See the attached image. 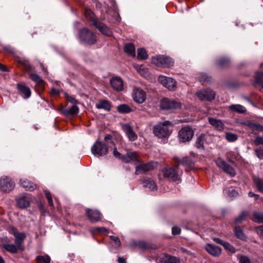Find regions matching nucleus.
Returning a JSON list of instances; mask_svg holds the SVG:
<instances>
[{"label": "nucleus", "instance_id": "1", "mask_svg": "<svg viewBox=\"0 0 263 263\" xmlns=\"http://www.w3.org/2000/svg\"><path fill=\"white\" fill-rule=\"evenodd\" d=\"M180 163L174 166L173 167H166L162 170V172L164 178L171 181L180 182V174L182 173V171L179 173L178 169Z\"/></svg>", "mask_w": 263, "mask_h": 263}, {"label": "nucleus", "instance_id": "2", "mask_svg": "<svg viewBox=\"0 0 263 263\" xmlns=\"http://www.w3.org/2000/svg\"><path fill=\"white\" fill-rule=\"evenodd\" d=\"M86 15L88 17L90 16V19L91 20L92 25L97 28L103 34L111 36L112 34L111 30L108 28L104 24L99 22L97 19L95 18L93 16V13L91 10L86 9L85 11Z\"/></svg>", "mask_w": 263, "mask_h": 263}, {"label": "nucleus", "instance_id": "3", "mask_svg": "<svg viewBox=\"0 0 263 263\" xmlns=\"http://www.w3.org/2000/svg\"><path fill=\"white\" fill-rule=\"evenodd\" d=\"M79 38L81 42L89 45L96 44L97 41L96 35L87 28L79 30Z\"/></svg>", "mask_w": 263, "mask_h": 263}, {"label": "nucleus", "instance_id": "4", "mask_svg": "<svg viewBox=\"0 0 263 263\" xmlns=\"http://www.w3.org/2000/svg\"><path fill=\"white\" fill-rule=\"evenodd\" d=\"M172 123L169 121H165L162 123H159L153 127V133L156 137L159 138H165L170 135L168 126Z\"/></svg>", "mask_w": 263, "mask_h": 263}, {"label": "nucleus", "instance_id": "5", "mask_svg": "<svg viewBox=\"0 0 263 263\" xmlns=\"http://www.w3.org/2000/svg\"><path fill=\"white\" fill-rule=\"evenodd\" d=\"M151 62L157 66L167 68L173 66L174 64V61L172 58L160 55L153 57Z\"/></svg>", "mask_w": 263, "mask_h": 263}, {"label": "nucleus", "instance_id": "6", "mask_svg": "<svg viewBox=\"0 0 263 263\" xmlns=\"http://www.w3.org/2000/svg\"><path fill=\"white\" fill-rule=\"evenodd\" d=\"M159 106L163 110L177 109L181 108L182 104L175 100L163 98L160 100Z\"/></svg>", "mask_w": 263, "mask_h": 263}, {"label": "nucleus", "instance_id": "7", "mask_svg": "<svg viewBox=\"0 0 263 263\" xmlns=\"http://www.w3.org/2000/svg\"><path fill=\"white\" fill-rule=\"evenodd\" d=\"M194 135V131L189 126L182 127L178 132V138L182 142L190 141Z\"/></svg>", "mask_w": 263, "mask_h": 263}, {"label": "nucleus", "instance_id": "8", "mask_svg": "<svg viewBox=\"0 0 263 263\" xmlns=\"http://www.w3.org/2000/svg\"><path fill=\"white\" fill-rule=\"evenodd\" d=\"M9 232L14 236L15 245H18V247L20 248L21 251H23L25 249L23 243L26 237L25 233L24 232H18L17 230L14 227H10Z\"/></svg>", "mask_w": 263, "mask_h": 263}, {"label": "nucleus", "instance_id": "9", "mask_svg": "<svg viewBox=\"0 0 263 263\" xmlns=\"http://www.w3.org/2000/svg\"><path fill=\"white\" fill-rule=\"evenodd\" d=\"M91 150L94 155L104 156L108 152V146L101 141H97L92 146Z\"/></svg>", "mask_w": 263, "mask_h": 263}, {"label": "nucleus", "instance_id": "10", "mask_svg": "<svg viewBox=\"0 0 263 263\" xmlns=\"http://www.w3.org/2000/svg\"><path fill=\"white\" fill-rule=\"evenodd\" d=\"M157 163L154 162L139 164L135 167V174L136 175H139L152 171L157 167Z\"/></svg>", "mask_w": 263, "mask_h": 263}, {"label": "nucleus", "instance_id": "11", "mask_svg": "<svg viewBox=\"0 0 263 263\" xmlns=\"http://www.w3.org/2000/svg\"><path fill=\"white\" fill-rule=\"evenodd\" d=\"M196 96L201 101H212L215 98V92L210 89H203L196 92Z\"/></svg>", "mask_w": 263, "mask_h": 263}, {"label": "nucleus", "instance_id": "12", "mask_svg": "<svg viewBox=\"0 0 263 263\" xmlns=\"http://www.w3.org/2000/svg\"><path fill=\"white\" fill-rule=\"evenodd\" d=\"M216 163L218 167L222 169L226 173L231 176H234L236 175L235 170L221 158H217Z\"/></svg>", "mask_w": 263, "mask_h": 263}, {"label": "nucleus", "instance_id": "13", "mask_svg": "<svg viewBox=\"0 0 263 263\" xmlns=\"http://www.w3.org/2000/svg\"><path fill=\"white\" fill-rule=\"evenodd\" d=\"M216 163L218 167L222 169L226 173L231 176H234L236 175L235 170L221 158H217Z\"/></svg>", "mask_w": 263, "mask_h": 263}, {"label": "nucleus", "instance_id": "14", "mask_svg": "<svg viewBox=\"0 0 263 263\" xmlns=\"http://www.w3.org/2000/svg\"><path fill=\"white\" fill-rule=\"evenodd\" d=\"M15 185L13 181L8 177H4L0 180V188L4 192H10Z\"/></svg>", "mask_w": 263, "mask_h": 263}, {"label": "nucleus", "instance_id": "15", "mask_svg": "<svg viewBox=\"0 0 263 263\" xmlns=\"http://www.w3.org/2000/svg\"><path fill=\"white\" fill-rule=\"evenodd\" d=\"M133 100L138 104L143 103L146 100V93L139 88H135L133 92Z\"/></svg>", "mask_w": 263, "mask_h": 263}, {"label": "nucleus", "instance_id": "16", "mask_svg": "<svg viewBox=\"0 0 263 263\" xmlns=\"http://www.w3.org/2000/svg\"><path fill=\"white\" fill-rule=\"evenodd\" d=\"M159 263H180L179 258L168 254H164L158 258Z\"/></svg>", "mask_w": 263, "mask_h": 263}, {"label": "nucleus", "instance_id": "17", "mask_svg": "<svg viewBox=\"0 0 263 263\" xmlns=\"http://www.w3.org/2000/svg\"><path fill=\"white\" fill-rule=\"evenodd\" d=\"M174 159L178 161V163H180V165H182L185 168L186 171L191 170L194 167V163L191 158L186 157L179 160L178 158L174 157Z\"/></svg>", "mask_w": 263, "mask_h": 263}, {"label": "nucleus", "instance_id": "18", "mask_svg": "<svg viewBox=\"0 0 263 263\" xmlns=\"http://www.w3.org/2000/svg\"><path fill=\"white\" fill-rule=\"evenodd\" d=\"M122 128L123 131L125 133L128 139L131 141H135L138 136L136 133L133 130L131 126L128 124H125L122 126Z\"/></svg>", "mask_w": 263, "mask_h": 263}, {"label": "nucleus", "instance_id": "19", "mask_svg": "<svg viewBox=\"0 0 263 263\" xmlns=\"http://www.w3.org/2000/svg\"><path fill=\"white\" fill-rule=\"evenodd\" d=\"M17 88L19 93L24 99H28L31 96V91L30 89L23 84L17 83Z\"/></svg>", "mask_w": 263, "mask_h": 263}, {"label": "nucleus", "instance_id": "20", "mask_svg": "<svg viewBox=\"0 0 263 263\" xmlns=\"http://www.w3.org/2000/svg\"><path fill=\"white\" fill-rule=\"evenodd\" d=\"M86 214L90 221L97 222L101 220V214L97 210H92L89 209L86 210Z\"/></svg>", "mask_w": 263, "mask_h": 263}, {"label": "nucleus", "instance_id": "21", "mask_svg": "<svg viewBox=\"0 0 263 263\" xmlns=\"http://www.w3.org/2000/svg\"><path fill=\"white\" fill-rule=\"evenodd\" d=\"M206 251L211 255L215 257H218L221 253V249L218 247L210 243H208L205 246Z\"/></svg>", "mask_w": 263, "mask_h": 263}, {"label": "nucleus", "instance_id": "22", "mask_svg": "<svg viewBox=\"0 0 263 263\" xmlns=\"http://www.w3.org/2000/svg\"><path fill=\"white\" fill-rule=\"evenodd\" d=\"M141 182L144 187L148 188L152 191H156L157 190L156 182L150 178L144 177L141 179Z\"/></svg>", "mask_w": 263, "mask_h": 263}, {"label": "nucleus", "instance_id": "23", "mask_svg": "<svg viewBox=\"0 0 263 263\" xmlns=\"http://www.w3.org/2000/svg\"><path fill=\"white\" fill-rule=\"evenodd\" d=\"M207 135L205 134H201L199 135L196 140L195 143V146L199 149H204V142L206 140Z\"/></svg>", "mask_w": 263, "mask_h": 263}, {"label": "nucleus", "instance_id": "24", "mask_svg": "<svg viewBox=\"0 0 263 263\" xmlns=\"http://www.w3.org/2000/svg\"><path fill=\"white\" fill-rule=\"evenodd\" d=\"M20 183L23 187L29 191H33L36 189V185L27 179H21Z\"/></svg>", "mask_w": 263, "mask_h": 263}, {"label": "nucleus", "instance_id": "25", "mask_svg": "<svg viewBox=\"0 0 263 263\" xmlns=\"http://www.w3.org/2000/svg\"><path fill=\"white\" fill-rule=\"evenodd\" d=\"M16 203L17 206L21 209H25L30 205V199L26 196H22L17 199Z\"/></svg>", "mask_w": 263, "mask_h": 263}, {"label": "nucleus", "instance_id": "26", "mask_svg": "<svg viewBox=\"0 0 263 263\" xmlns=\"http://www.w3.org/2000/svg\"><path fill=\"white\" fill-rule=\"evenodd\" d=\"M208 119L209 123L218 130L221 131L223 129L224 125L221 121L213 118H209Z\"/></svg>", "mask_w": 263, "mask_h": 263}, {"label": "nucleus", "instance_id": "27", "mask_svg": "<svg viewBox=\"0 0 263 263\" xmlns=\"http://www.w3.org/2000/svg\"><path fill=\"white\" fill-rule=\"evenodd\" d=\"M3 247L8 252L15 254L18 252L20 250V248L18 247V245L9 243H3L2 245Z\"/></svg>", "mask_w": 263, "mask_h": 263}, {"label": "nucleus", "instance_id": "28", "mask_svg": "<svg viewBox=\"0 0 263 263\" xmlns=\"http://www.w3.org/2000/svg\"><path fill=\"white\" fill-rule=\"evenodd\" d=\"M98 109H103L107 111L111 109V105L108 100H101L96 105Z\"/></svg>", "mask_w": 263, "mask_h": 263}, {"label": "nucleus", "instance_id": "29", "mask_svg": "<svg viewBox=\"0 0 263 263\" xmlns=\"http://www.w3.org/2000/svg\"><path fill=\"white\" fill-rule=\"evenodd\" d=\"M79 111V107L76 105H72L69 109H62L61 112L66 116H72L76 115Z\"/></svg>", "mask_w": 263, "mask_h": 263}, {"label": "nucleus", "instance_id": "30", "mask_svg": "<svg viewBox=\"0 0 263 263\" xmlns=\"http://www.w3.org/2000/svg\"><path fill=\"white\" fill-rule=\"evenodd\" d=\"M234 233L235 236L243 241L247 240V237L243 233L240 226H236L234 228Z\"/></svg>", "mask_w": 263, "mask_h": 263}, {"label": "nucleus", "instance_id": "31", "mask_svg": "<svg viewBox=\"0 0 263 263\" xmlns=\"http://www.w3.org/2000/svg\"><path fill=\"white\" fill-rule=\"evenodd\" d=\"M126 155L129 159V162L130 161H133L136 163L140 162L139 156L136 152L128 151Z\"/></svg>", "mask_w": 263, "mask_h": 263}, {"label": "nucleus", "instance_id": "32", "mask_svg": "<svg viewBox=\"0 0 263 263\" xmlns=\"http://www.w3.org/2000/svg\"><path fill=\"white\" fill-rule=\"evenodd\" d=\"M124 50L126 53L133 57H135L136 55L135 48L132 43L126 44L124 46Z\"/></svg>", "mask_w": 263, "mask_h": 263}, {"label": "nucleus", "instance_id": "33", "mask_svg": "<svg viewBox=\"0 0 263 263\" xmlns=\"http://www.w3.org/2000/svg\"><path fill=\"white\" fill-rule=\"evenodd\" d=\"M229 109L239 114H245L247 112V109L245 107L240 104L231 105L229 106Z\"/></svg>", "mask_w": 263, "mask_h": 263}, {"label": "nucleus", "instance_id": "34", "mask_svg": "<svg viewBox=\"0 0 263 263\" xmlns=\"http://www.w3.org/2000/svg\"><path fill=\"white\" fill-rule=\"evenodd\" d=\"M253 179L257 190L263 193V182L261 179L258 177H254Z\"/></svg>", "mask_w": 263, "mask_h": 263}, {"label": "nucleus", "instance_id": "35", "mask_svg": "<svg viewBox=\"0 0 263 263\" xmlns=\"http://www.w3.org/2000/svg\"><path fill=\"white\" fill-rule=\"evenodd\" d=\"M118 111L120 113L126 114L130 112L132 109L130 107L126 104H120L117 107Z\"/></svg>", "mask_w": 263, "mask_h": 263}, {"label": "nucleus", "instance_id": "36", "mask_svg": "<svg viewBox=\"0 0 263 263\" xmlns=\"http://www.w3.org/2000/svg\"><path fill=\"white\" fill-rule=\"evenodd\" d=\"M230 60L228 58H221L217 61V65L220 67H224L229 66Z\"/></svg>", "mask_w": 263, "mask_h": 263}, {"label": "nucleus", "instance_id": "37", "mask_svg": "<svg viewBox=\"0 0 263 263\" xmlns=\"http://www.w3.org/2000/svg\"><path fill=\"white\" fill-rule=\"evenodd\" d=\"M137 58L140 60H145L148 58V55L144 48H139L137 50Z\"/></svg>", "mask_w": 263, "mask_h": 263}, {"label": "nucleus", "instance_id": "38", "mask_svg": "<svg viewBox=\"0 0 263 263\" xmlns=\"http://www.w3.org/2000/svg\"><path fill=\"white\" fill-rule=\"evenodd\" d=\"M131 246L132 247H138L141 249H145L147 248L146 243L143 241H133Z\"/></svg>", "mask_w": 263, "mask_h": 263}, {"label": "nucleus", "instance_id": "39", "mask_svg": "<svg viewBox=\"0 0 263 263\" xmlns=\"http://www.w3.org/2000/svg\"><path fill=\"white\" fill-rule=\"evenodd\" d=\"M226 139L230 142H233L238 139V135L232 133H226L225 135Z\"/></svg>", "mask_w": 263, "mask_h": 263}, {"label": "nucleus", "instance_id": "40", "mask_svg": "<svg viewBox=\"0 0 263 263\" xmlns=\"http://www.w3.org/2000/svg\"><path fill=\"white\" fill-rule=\"evenodd\" d=\"M249 212L247 211H243L241 214L236 218L235 222L237 223H240L248 216Z\"/></svg>", "mask_w": 263, "mask_h": 263}, {"label": "nucleus", "instance_id": "41", "mask_svg": "<svg viewBox=\"0 0 263 263\" xmlns=\"http://www.w3.org/2000/svg\"><path fill=\"white\" fill-rule=\"evenodd\" d=\"M36 261L37 263H50V258L48 255L37 256Z\"/></svg>", "mask_w": 263, "mask_h": 263}, {"label": "nucleus", "instance_id": "42", "mask_svg": "<svg viewBox=\"0 0 263 263\" xmlns=\"http://www.w3.org/2000/svg\"><path fill=\"white\" fill-rule=\"evenodd\" d=\"M248 127H249L250 128L253 130H255L257 131H263V126L258 123L251 122L250 123L248 124Z\"/></svg>", "mask_w": 263, "mask_h": 263}, {"label": "nucleus", "instance_id": "43", "mask_svg": "<svg viewBox=\"0 0 263 263\" xmlns=\"http://www.w3.org/2000/svg\"><path fill=\"white\" fill-rule=\"evenodd\" d=\"M254 217L255 218V221L258 223H263V213L259 212H254Z\"/></svg>", "mask_w": 263, "mask_h": 263}, {"label": "nucleus", "instance_id": "44", "mask_svg": "<svg viewBox=\"0 0 263 263\" xmlns=\"http://www.w3.org/2000/svg\"><path fill=\"white\" fill-rule=\"evenodd\" d=\"M159 82H176V81L172 78L167 77L164 76L160 75L158 79Z\"/></svg>", "mask_w": 263, "mask_h": 263}, {"label": "nucleus", "instance_id": "45", "mask_svg": "<svg viewBox=\"0 0 263 263\" xmlns=\"http://www.w3.org/2000/svg\"><path fill=\"white\" fill-rule=\"evenodd\" d=\"M225 250L231 253H235L236 252V249L230 243L228 242H225L223 243V246Z\"/></svg>", "mask_w": 263, "mask_h": 263}, {"label": "nucleus", "instance_id": "46", "mask_svg": "<svg viewBox=\"0 0 263 263\" xmlns=\"http://www.w3.org/2000/svg\"><path fill=\"white\" fill-rule=\"evenodd\" d=\"M239 263H251L250 259L247 256L239 254L237 255Z\"/></svg>", "mask_w": 263, "mask_h": 263}, {"label": "nucleus", "instance_id": "47", "mask_svg": "<svg viewBox=\"0 0 263 263\" xmlns=\"http://www.w3.org/2000/svg\"><path fill=\"white\" fill-rule=\"evenodd\" d=\"M137 70L139 73L144 77H146L148 76V70L147 68H145L143 65H141L139 66Z\"/></svg>", "mask_w": 263, "mask_h": 263}, {"label": "nucleus", "instance_id": "48", "mask_svg": "<svg viewBox=\"0 0 263 263\" xmlns=\"http://www.w3.org/2000/svg\"><path fill=\"white\" fill-rule=\"evenodd\" d=\"M112 138V135L109 134L106 135L104 137L105 144H106L107 146L108 145L110 147H111V145L115 146V143L111 141Z\"/></svg>", "mask_w": 263, "mask_h": 263}, {"label": "nucleus", "instance_id": "49", "mask_svg": "<svg viewBox=\"0 0 263 263\" xmlns=\"http://www.w3.org/2000/svg\"><path fill=\"white\" fill-rule=\"evenodd\" d=\"M198 78L200 82H209L212 80L211 78L205 73L201 74Z\"/></svg>", "mask_w": 263, "mask_h": 263}, {"label": "nucleus", "instance_id": "50", "mask_svg": "<svg viewBox=\"0 0 263 263\" xmlns=\"http://www.w3.org/2000/svg\"><path fill=\"white\" fill-rule=\"evenodd\" d=\"M254 82H263V72H256L254 76Z\"/></svg>", "mask_w": 263, "mask_h": 263}, {"label": "nucleus", "instance_id": "51", "mask_svg": "<svg viewBox=\"0 0 263 263\" xmlns=\"http://www.w3.org/2000/svg\"><path fill=\"white\" fill-rule=\"evenodd\" d=\"M30 78L31 80L34 82H44L41 78L36 73H31L30 74Z\"/></svg>", "mask_w": 263, "mask_h": 263}, {"label": "nucleus", "instance_id": "52", "mask_svg": "<svg viewBox=\"0 0 263 263\" xmlns=\"http://www.w3.org/2000/svg\"><path fill=\"white\" fill-rule=\"evenodd\" d=\"M164 87L167 88L170 91H174L177 88L176 83H162Z\"/></svg>", "mask_w": 263, "mask_h": 263}, {"label": "nucleus", "instance_id": "53", "mask_svg": "<svg viewBox=\"0 0 263 263\" xmlns=\"http://www.w3.org/2000/svg\"><path fill=\"white\" fill-rule=\"evenodd\" d=\"M110 84L117 91H121L123 89V83H110Z\"/></svg>", "mask_w": 263, "mask_h": 263}, {"label": "nucleus", "instance_id": "54", "mask_svg": "<svg viewBox=\"0 0 263 263\" xmlns=\"http://www.w3.org/2000/svg\"><path fill=\"white\" fill-rule=\"evenodd\" d=\"M93 232L94 233H108L109 230L104 227H96L93 229Z\"/></svg>", "mask_w": 263, "mask_h": 263}, {"label": "nucleus", "instance_id": "55", "mask_svg": "<svg viewBox=\"0 0 263 263\" xmlns=\"http://www.w3.org/2000/svg\"><path fill=\"white\" fill-rule=\"evenodd\" d=\"M66 98L67 100L72 103L73 105H76L78 103V101L73 97L66 94Z\"/></svg>", "mask_w": 263, "mask_h": 263}, {"label": "nucleus", "instance_id": "56", "mask_svg": "<svg viewBox=\"0 0 263 263\" xmlns=\"http://www.w3.org/2000/svg\"><path fill=\"white\" fill-rule=\"evenodd\" d=\"M181 229L177 226H174L172 228V233L173 235H177L180 234Z\"/></svg>", "mask_w": 263, "mask_h": 263}, {"label": "nucleus", "instance_id": "57", "mask_svg": "<svg viewBox=\"0 0 263 263\" xmlns=\"http://www.w3.org/2000/svg\"><path fill=\"white\" fill-rule=\"evenodd\" d=\"M254 143L256 145H263V137L257 136L254 140Z\"/></svg>", "mask_w": 263, "mask_h": 263}, {"label": "nucleus", "instance_id": "58", "mask_svg": "<svg viewBox=\"0 0 263 263\" xmlns=\"http://www.w3.org/2000/svg\"><path fill=\"white\" fill-rule=\"evenodd\" d=\"M228 194L230 197L234 198L238 195V193L235 190H231L229 191Z\"/></svg>", "mask_w": 263, "mask_h": 263}, {"label": "nucleus", "instance_id": "59", "mask_svg": "<svg viewBox=\"0 0 263 263\" xmlns=\"http://www.w3.org/2000/svg\"><path fill=\"white\" fill-rule=\"evenodd\" d=\"M257 157L260 159H263V149H256L255 151Z\"/></svg>", "mask_w": 263, "mask_h": 263}, {"label": "nucleus", "instance_id": "60", "mask_svg": "<svg viewBox=\"0 0 263 263\" xmlns=\"http://www.w3.org/2000/svg\"><path fill=\"white\" fill-rule=\"evenodd\" d=\"M109 82H123L122 79L118 76L112 77L109 80Z\"/></svg>", "mask_w": 263, "mask_h": 263}, {"label": "nucleus", "instance_id": "61", "mask_svg": "<svg viewBox=\"0 0 263 263\" xmlns=\"http://www.w3.org/2000/svg\"><path fill=\"white\" fill-rule=\"evenodd\" d=\"M110 238L111 239H112L113 241L115 242L116 245L118 247H119L120 246L121 242L118 237L114 236H110Z\"/></svg>", "mask_w": 263, "mask_h": 263}, {"label": "nucleus", "instance_id": "62", "mask_svg": "<svg viewBox=\"0 0 263 263\" xmlns=\"http://www.w3.org/2000/svg\"><path fill=\"white\" fill-rule=\"evenodd\" d=\"M112 154L114 157L118 159H119L122 155L121 153L117 151V148L115 147L113 148Z\"/></svg>", "mask_w": 263, "mask_h": 263}, {"label": "nucleus", "instance_id": "63", "mask_svg": "<svg viewBox=\"0 0 263 263\" xmlns=\"http://www.w3.org/2000/svg\"><path fill=\"white\" fill-rule=\"evenodd\" d=\"M212 239L215 242H216L218 244L221 245L222 246H223V243H225V242H226V241H223L221 239H220L219 238H217V237H213Z\"/></svg>", "mask_w": 263, "mask_h": 263}, {"label": "nucleus", "instance_id": "64", "mask_svg": "<svg viewBox=\"0 0 263 263\" xmlns=\"http://www.w3.org/2000/svg\"><path fill=\"white\" fill-rule=\"evenodd\" d=\"M253 86L259 90H263V83H253Z\"/></svg>", "mask_w": 263, "mask_h": 263}]
</instances>
